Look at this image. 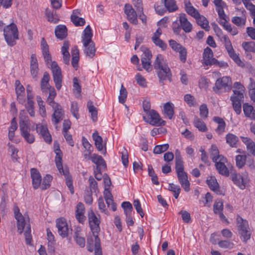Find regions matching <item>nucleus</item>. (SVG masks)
<instances>
[{"mask_svg": "<svg viewBox=\"0 0 255 255\" xmlns=\"http://www.w3.org/2000/svg\"><path fill=\"white\" fill-rule=\"evenodd\" d=\"M154 69L156 70L159 82L163 83L165 80H172V74L166 61L161 54H158L153 63Z\"/></svg>", "mask_w": 255, "mask_h": 255, "instance_id": "f257e3e1", "label": "nucleus"}, {"mask_svg": "<svg viewBox=\"0 0 255 255\" xmlns=\"http://www.w3.org/2000/svg\"><path fill=\"white\" fill-rule=\"evenodd\" d=\"M215 31L216 32L217 35L220 39L225 47L226 50L229 56L238 65L242 62L239 56L235 53L233 48L231 42L227 35L223 34L222 30L218 27L216 23L213 24Z\"/></svg>", "mask_w": 255, "mask_h": 255, "instance_id": "f03ea898", "label": "nucleus"}, {"mask_svg": "<svg viewBox=\"0 0 255 255\" xmlns=\"http://www.w3.org/2000/svg\"><path fill=\"white\" fill-rule=\"evenodd\" d=\"M92 31L89 25L83 31L82 41L84 47V52L87 57L93 58L95 55L96 48L94 42L92 40Z\"/></svg>", "mask_w": 255, "mask_h": 255, "instance_id": "7ed1b4c3", "label": "nucleus"}, {"mask_svg": "<svg viewBox=\"0 0 255 255\" xmlns=\"http://www.w3.org/2000/svg\"><path fill=\"white\" fill-rule=\"evenodd\" d=\"M14 216L17 220V229L20 234H21L25 229L24 236L25 238L26 243L28 245L30 244L32 240L31 235V228L29 224H27L24 219V217L19 212V209L16 207L14 209Z\"/></svg>", "mask_w": 255, "mask_h": 255, "instance_id": "20e7f679", "label": "nucleus"}, {"mask_svg": "<svg viewBox=\"0 0 255 255\" xmlns=\"http://www.w3.org/2000/svg\"><path fill=\"white\" fill-rule=\"evenodd\" d=\"M214 3L216 7V10L221 20L219 22L225 29L230 32L232 35H235L238 33V30L236 27L232 28L231 25L226 19V15L225 13L224 8L226 7V4L222 0H214Z\"/></svg>", "mask_w": 255, "mask_h": 255, "instance_id": "39448f33", "label": "nucleus"}, {"mask_svg": "<svg viewBox=\"0 0 255 255\" xmlns=\"http://www.w3.org/2000/svg\"><path fill=\"white\" fill-rule=\"evenodd\" d=\"M3 35L7 44L9 46L16 44V40L19 39L18 31L16 24L11 23L3 29Z\"/></svg>", "mask_w": 255, "mask_h": 255, "instance_id": "423d86ee", "label": "nucleus"}, {"mask_svg": "<svg viewBox=\"0 0 255 255\" xmlns=\"http://www.w3.org/2000/svg\"><path fill=\"white\" fill-rule=\"evenodd\" d=\"M88 218L90 229L94 238L99 237V233L100 231V218L95 214L92 209L88 212Z\"/></svg>", "mask_w": 255, "mask_h": 255, "instance_id": "0eeeda50", "label": "nucleus"}, {"mask_svg": "<svg viewBox=\"0 0 255 255\" xmlns=\"http://www.w3.org/2000/svg\"><path fill=\"white\" fill-rule=\"evenodd\" d=\"M51 69L55 87L59 90L62 87V75L61 70L55 61L51 62Z\"/></svg>", "mask_w": 255, "mask_h": 255, "instance_id": "6e6552de", "label": "nucleus"}, {"mask_svg": "<svg viewBox=\"0 0 255 255\" xmlns=\"http://www.w3.org/2000/svg\"><path fill=\"white\" fill-rule=\"evenodd\" d=\"M232 82L229 77L225 76L217 80L215 86L213 87V90L218 93L221 89H224L225 91H229L232 88Z\"/></svg>", "mask_w": 255, "mask_h": 255, "instance_id": "1a4fd4ad", "label": "nucleus"}, {"mask_svg": "<svg viewBox=\"0 0 255 255\" xmlns=\"http://www.w3.org/2000/svg\"><path fill=\"white\" fill-rule=\"evenodd\" d=\"M56 223L59 235L63 238L67 237L69 234V229L66 219L64 218H58Z\"/></svg>", "mask_w": 255, "mask_h": 255, "instance_id": "9d476101", "label": "nucleus"}, {"mask_svg": "<svg viewBox=\"0 0 255 255\" xmlns=\"http://www.w3.org/2000/svg\"><path fill=\"white\" fill-rule=\"evenodd\" d=\"M149 117V121H147L149 124L152 126H164L165 122L162 120L159 115L154 110H151L147 114Z\"/></svg>", "mask_w": 255, "mask_h": 255, "instance_id": "9b49d317", "label": "nucleus"}, {"mask_svg": "<svg viewBox=\"0 0 255 255\" xmlns=\"http://www.w3.org/2000/svg\"><path fill=\"white\" fill-rule=\"evenodd\" d=\"M162 30L160 27H158L151 37V40L156 46H158L162 50H164L166 49L167 45L160 38Z\"/></svg>", "mask_w": 255, "mask_h": 255, "instance_id": "f8f14e48", "label": "nucleus"}, {"mask_svg": "<svg viewBox=\"0 0 255 255\" xmlns=\"http://www.w3.org/2000/svg\"><path fill=\"white\" fill-rule=\"evenodd\" d=\"M36 129L37 132L42 136L46 142L48 143L51 142L52 137L46 126L37 124Z\"/></svg>", "mask_w": 255, "mask_h": 255, "instance_id": "ddd939ff", "label": "nucleus"}, {"mask_svg": "<svg viewBox=\"0 0 255 255\" xmlns=\"http://www.w3.org/2000/svg\"><path fill=\"white\" fill-rule=\"evenodd\" d=\"M31 178L32 179V184L34 189H37L41 183V176L38 170L34 168L30 169Z\"/></svg>", "mask_w": 255, "mask_h": 255, "instance_id": "4468645a", "label": "nucleus"}, {"mask_svg": "<svg viewBox=\"0 0 255 255\" xmlns=\"http://www.w3.org/2000/svg\"><path fill=\"white\" fill-rule=\"evenodd\" d=\"M226 162L227 159L224 156H220V159L214 162L219 173L222 175L228 176L229 175V171L225 164Z\"/></svg>", "mask_w": 255, "mask_h": 255, "instance_id": "2eb2a0df", "label": "nucleus"}, {"mask_svg": "<svg viewBox=\"0 0 255 255\" xmlns=\"http://www.w3.org/2000/svg\"><path fill=\"white\" fill-rule=\"evenodd\" d=\"M125 12L127 15L128 19L133 24H137L138 20L137 14L134 9L129 4H126L125 5Z\"/></svg>", "mask_w": 255, "mask_h": 255, "instance_id": "dca6fc26", "label": "nucleus"}, {"mask_svg": "<svg viewBox=\"0 0 255 255\" xmlns=\"http://www.w3.org/2000/svg\"><path fill=\"white\" fill-rule=\"evenodd\" d=\"M52 109L54 110V113L52 116V121L54 124L56 125L63 119L64 117V112L60 105H57L55 108H53Z\"/></svg>", "mask_w": 255, "mask_h": 255, "instance_id": "f3484780", "label": "nucleus"}, {"mask_svg": "<svg viewBox=\"0 0 255 255\" xmlns=\"http://www.w3.org/2000/svg\"><path fill=\"white\" fill-rule=\"evenodd\" d=\"M180 27L186 33H189L192 29L191 23L188 20L186 14L181 13L178 17Z\"/></svg>", "mask_w": 255, "mask_h": 255, "instance_id": "a211bd4d", "label": "nucleus"}, {"mask_svg": "<svg viewBox=\"0 0 255 255\" xmlns=\"http://www.w3.org/2000/svg\"><path fill=\"white\" fill-rule=\"evenodd\" d=\"M215 60L211 49L208 47L205 48L203 53V63L206 66L212 65Z\"/></svg>", "mask_w": 255, "mask_h": 255, "instance_id": "6ab92c4d", "label": "nucleus"}, {"mask_svg": "<svg viewBox=\"0 0 255 255\" xmlns=\"http://www.w3.org/2000/svg\"><path fill=\"white\" fill-rule=\"evenodd\" d=\"M22 113H24V111H21L19 117V129L20 133L22 134L28 130H30V127L28 125V119L27 116L22 115Z\"/></svg>", "mask_w": 255, "mask_h": 255, "instance_id": "aec40b11", "label": "nucleus"}, {"mask_svg": "<svg viewBox=\"0 0 255 255\" xmlns=\"http://www.w3.org/2000/svg\"><path fill=\"white\" fill-rule=\"evenodd\" d=\"M41 48L45 61L48 64L51 62V56L49 51V46L43 37L41 41Z\"/></svg>", "mask_w": 255, "mask_h": 255, "instance_id": "412c9836", "label": "nucleus"}, {"mask_svg": "<svg viewBox=\"0 0 255 255\" xmlns=\"http://www.w3.org/2000/svg\"><path fill=\"white\" fill-rule=\"evenodd\" d=\"M84 214V205L82 203L79 202L76 206L75 217L80 223H83L86 220V217L85 216Z\"/></svg>", "mask_w": 255, "mask_h": 255, "instance_id": "4be33fe9", "label": "nucleus"}, {"mask_svg": "<svg viewBox=\"0 0 255 255\" xmlns=\"http://www.w3.org/2000/svg\"><path fill=\"white\" fill-rule=\"evenodd\" d=\"M179 183L186 192L190 190V182L188 180L187 173L184 172L177 174Z\"/></svg>", "mask_w": 255, "mask_h": 255, "instance_id": "5701e85b", "label": "nucleus"}, {"mask_svg": "<svg viewBox=\"0 0 255 255\" xmlns=\"http://www.w3.org/2000/svg\"><path fill=\"white\" fill-rule=\"evenodd\" d=\"M92 137L93 140L95 141V145L97 149V150L99 151H101L103 150L104 147H105V150L103 152L104 154H106V146L105 145L104 146L103 144V138L102 137L99 135L98 131H96L93 133Z\"/></svg>", "mask_w": 255, "mask_h": 255, "instance_id": "b1692460", "label": "nucleus"}, {"mask_svg": "<svg viewBox=\"0 0 255 255\" xmlns=\"http://www.w3.org/2000/svg\"><path fill=\"white\" fill-rule=\"evenodd\" d=\"M175 170L177 174L184 172L183 161L178 149L175 151Z\"/></svg>", "mask_w": 255, "mask_h": 255, "instance_id": "393cba45", "label": "nucleus"}, {"mask_svg": "<svg viewBox=\"0 0 255 255\" xmlns=\"http://www.w3.org/2000/svg\"><path fill=\"white\" fill-rule=\"evenodd\" d=\"M54 144L55 147L57 145V147H56V148L55 149V152L56 153L55 161L56 164V166L58 170H62V153L60 149L58 143L54 141Z\"/></svg>", "mask_w": 255, "mask_h": 255, "instance_id": "a878e982", "label": "nucleus"}, {"mask_svg": "<svg viewBox=\"0 0 255 255\" xmlns=\"http://www.w3.org/2000/svg\"><path fill=\"white\" fill-rule=\"evenodd\" d=\"M234 94L231 97V100L232 102V105H242L241 101L244 99L243 92L233 90Z\"/></svg>", "mask_w": 255, "mask_h": 255, "instance_id": "bb28decb", "label": "nucleus"}, {"mask_svg": "<svg viewBox=\"0 0 255 255\" xmlns=\"http://www.w3.org/2000/svg\"><path fill=\"white\" fill-rule=\"evenodd\" d=\"M67 31L66 26L64 25H58L56 27L55 30V36L57 38L62 40L66 37L67 35Z\"/></svg>", "mask_w": 255, "mask_h": 255, "instance_id": "cd10ccee", "label": "nucleus"}, {"mask_svg": "<svg viewBox=\"0 0 255 255\" xmlns=\"http://www.w3.org/2000/svg\"><path fill=\"white\" fill-rule=\"evenodd\" d=\"M185 7L186 12L195 18L197 16H199V12L191 4L189 0H185Z\"/></svg>", "mask_w": 255, "mask_h": 255, "instance_id": "c85d7f7f", "label": "nucleus"}, {"mask_svg": "<svg viewBox=\"0 0 255 255\" xmlns=\"http://www.w3.org/2000/svg\"><path fill=\"white\" fill-rule=\"evenodd\" d=\"M242 141L245 143L247 146L248 150L255 156V143L250 138L247 137H241Z\"/></svg>", "mask_w": 255, "mask_h": 255, "instance_id": "c756f323", "label": "nucleus"}, {"mask_svg": "<svg viewBox=\"0 0 255 255\" xmlns=\"http://www.w3.org/2000/svg\"><path fill=\"white\" fill-rule=\"evenodd\" d=\"M195 18L196 20L197 24L201 26V27L204 29L206 31H209L210 26L209 25V22L207 19L203 15H200L199 13V16H197Z\"/></svg>", "mask_w": 255, "mask_h": 255, "instance_id": "7c9ffc66", "label": "nucleus"}, {"mask_svg": "<svg viewBox=\"0 0 255 255\" xmlns=\"http://www.w3.org/2000/svg\"><path fill=\"white\" fill-rule=\"evenodd\" d=\"M226 142L231 147H237L239 138L236 135L229 133L226 135Z\"/></svg>", "mask_w": 255, "mask_h": 255, "instance_id": "2f4dec72", "label": "nucleus"}, {"mask_svg": "<svg viewBox=\"0 0 255 255\" xmlns=\"http://www.w3.org/2000/svg\"><path fill=\"white\" fill-rule=\"evenodd\" d=\"M231 178L234 183L239 186L241 189H243L245 188L246 185L244 182L243 177L237 173H232Z\"/></svg>", "mask_w": 255, "mask_h": 255, "instance_id": "473e14b6", "label": "nucleus"}, {"mask_svg": "<svg viewBox=\"0 0 255 255\" xmlns=\"http://www.w3.org/2000/svg\"><path fill=\"white\" fill-rule=\"evenodd\" d=\"M164 114L166 115L169 119H172L174 114V105L170 102H167L163 106Z\"/></svg>", "mask_w": 255, "mask_h": 255, "instance_id": "72a5a7b5", "label": "nucleus"}, {"mask_svg": "<svg viewBox=\"0 0 255 255\" xmlns=\"http://www.w3.org/2000/svg\"><path fill=\"white\" fill-rule=\"evenodd\" d=\"M209 152L213 162H216L218 160L220 159V156H223V155L219 154L218 148L215 144H212L211 145Z\"/></svg>", "mask_w": 255, "mask_h": 255, "instance_id": "f704fd0d", "label": "nucleus"}, {"mask_svg": "<svg viewBox=\"0 0 255 255\" xmlns=\"http://www.w3.org/2000/svg\"><path fill=\"white\" fill-rule=\"evenodd\" d=\"M164 2V6L169 12H171L178 9L175 0H161Z\"/></svg>", "mask_w": 255, "mask_h": 255, "instance_id": "c9c22d12", "label": "nucleus"}, {"mask_svg": "<svg viewBox=\"0 0 255 255\" xmlns=\"http://www.w3.org/2000/svg\"><path fill=\"white\" fill-rule=\"evenodd\" d=\"M91 159L97 166H102L104 168L106 167V162L101 156L95 153L92 155Z\"/></svg>", "mask_w": 255, "mask_h": 255, "instance_id": "e433bc0d", "label": "nucleus"}, {"mask_svg": "<svg viewBox=\"0 0 255 255\" xmlns=\"http://www.w3.org/2000/svg\"><path fill=\"white\" fill-rule=\"evenodd\" d=\"M193 123L194 126L197 128L199 130L202 132H205L207 130V128L205 123L197 117H195Z\"/></svg>", "mask_w": 255, "mask_h": 255, "instance_id": "4c0bfd02", "label": "nucleus"}, {"mask_svg": "<svg viewBox=\"0 0 255 255\" xmlns=\"http://www.w3.org/2000/svg\"><path fill=\"white\" fill-rule=\"evenodd\" d=\"M236 221L239 231L242 229L245 230L249 228L248 222L246 220L243 219L240 216L237 215Z\"/></svg>", "mask_w": 255, "mask_h": 255, "instance_id": "58836bf2", "label": "nucleus"}, {"mask_svg": "<svg viewBox=\"0 0 255 255\" xmlns=\"http://www.w3.org/2000/svg\"><path fill=\"white\" fill-rule=\"evenodd\" d=\"M45 15L47 20L50 22L57 23L59 20L58 16L56 14H54L53 12L49 8L46 9Z\"/></svg>", "mask_w": 255, "mask_h": 255, "instance_id": "ea45409f", "label": "nucleus"}, {"mask_svg": "<svg viewBox=\"0 0 255 255\" xmlns=\"http://www.w3.org/2000/svg\"><path fill=\"white\" fill-rule=\"evenodd\" d=\"M242 46L246 52L255 53V42L254 41L243 42Z\"/></svg>", "mask_w": 255, "mask_h": 255, "instance_id": "a19ab883", "label": "nucleus"}, {"mask_svg": "<svg viewBox=\"0 0 255 255\" xmlns=\"http://www.w3.org/2000/svg\"><path fill=\"white\" fill-rule=\"evenodd\" d=\"M80 234V229H77L74 233V238L77 244L83 248L85 245V239Z\"/></svg>", "mask_w": 255, "mask_h": 255, "instance_id": "79ce46f5", "label": "nucleus"}, {"mask_svg": "<svg viewBox=\"0 0 255 255\" xmlns=\"http://www.w3.org/2000/svg\"><path fill=\"white\" fill-rule=\"evenodd\" d=\"M206 182L211 190L216 191L219 189V186L215 177H210L209 179H207Z\"/></svg>", "mask_w": 255, "mask_h": 255, "instance_id": "37998d69", "label": "nucleus"}, {"mask_svg": "<svg viewBox=\"0 0 255 255\" xmlns=\"http://www.w3.org/2000/svg\"><path fill=\"white\" fill-rule=\"evenodd\" d=\"M50 80V76L48 72H45L43 74V78L41 81V88L42 90L47 89L49 86V81Z\"/></svg>", "mask_w": 255, "mask_h": 255, "instance_id": "c03bdc74", "label": "nucleus"}, {"mask_svg": "<svg viewBox=\"0 0 255 255\" xmlns=\"http://www.w3.org/2000/svg\"><path fill=\"white\" fill-rule=\"evenodd\" d=\"M232 22L238 26H244L246 24V17L244 16L243 17L234 16L232 19Z\"/></svg>", "mask_w": 255, "mask_h": 255, "instance_id": "a18cd8bd", "label": "nucleus"}, {"mask_svg": "<svg viewBox=\"0 0 255 255\" xmlns=\"http://www.w3.org/2000/svg\"><path fill=\"white\" fill-rule=\"evenodd\" d=\"M52 180V177L49 174H47L43 178L41 186L42 190H46L50 186V183Z\"/></svg>", "mask_w": 255, "mask_h": 255, "instance_id": "49530a36", "label": "nucleus"}, {"mask_svg": "<svg viewBox=\"0 0 255 255\" xmlns=\"http://www.w3.org/2000/svg\"><path fill=\"white\" fill-rule=\"evenodd\" d=\"M71 19L76 26H83L85 24V20L84 18L79 17L76 15L72 14Z\"/></svg>", "mask_w": 255, "mask_h": 255, "instance_id": "de8ad7c7", "label": "nucleus"}, {"mask_svg": "<svg viewBox=\"0 0 255 255\" xmlns=\"http://www.w3.org/2000/svg\"><path fill=\"white\" fill-rule=\"evenodd\" d=\"M148 175L151 177V181L153 184L155 185H159V182L158 180V177L155 174L154 171L151 165L148 166Z\"/></svg>", "mask_w": 255, "mask_h": 255, "instance_id": "09e8293b", "label": "nucleus"}, {"mask_svg": "<svg viewBox=\"0 0 255 255\" xmlns=\"http://www.w3.org/2000/svg\"><path fill=\"white\" fill-rule=\"evenodd\" d=\"M36 99L39 107L40 114L43 117H44L46 116V110L45 108V105H44V102L39 96H37L36 97Z\"/></svg>", "mask_w": 255, "mask_h": 255, "instance_id": "8fccbe9b", "label": "nucleus"}, {"mask_svg": "<svg viewBox=\"0 0 255 255\" xmlns=\"http://www.w3.org/2000/svg\"><path fill=\"white\" fill-rule=\"evenodd\" d=\"M169 148L168 144L156 145L153 149V153L155 154H161L166 151Z\"/></svg>", "mask_w": 255, "mask_h": 255, "instance_id": "3c124183", "label": "nucleus"}, {"mask_svg": "<svg viewBox=\"0 0 255 255\" xmlns=\"http://www.w3.org/2000/svg\"><path fill=\"white\" fill-rule=\"evenodd\" d=\"M128 92L126 89L124 87L123 85L122 84L121 88L120 91V95L119 96V102L123 104L124 103L127 99Z\"/></svg>", "mask_w": 255, "mask_h": 255, "instance_id": "603ef678", "label": "nucleus"}, {"mask_svg": "<svg viewBox=\"0 0 255 255\" xmlns=\"http://www.w3.org/2000/svg\"><path fill=\"white\" fill-rule=\"evenodd\" d=\"M95 238V247L94 250L95 251V255H102V250L101 247V242L99 237Z\"/></svg>", "mask_w": 255, "mask_h": 255, "instance_id": "864d4df0", "label": "nucleus"}, {"mask_svg": "<svg viewBox=\"0 0 255 255\" xmlns=\"http://www.w3.org/2000/svg\"><path fill=\"white\" fill-rule=\"evenodd\" d=\"M184 101L190 107H194L196 105V102L194 97L191 94H186L184 96Z\"/></svg>", "mask_w": 255, "mask_h": 255, "instance_id": "5fc2aeb1", "label": "nucleus"}, {"mask_svg": "<svg viewBox=\"0 0 255 255\" xmlns=\"http://www.w3.org/2000/svg\"><path fill=\"white\" fill-rule=\"evenodd\" d=\"M213 210L215 214L222 212L223 210V202L221 200H216L213 205Z\"/></svg>", "mask_w": 255, "mask_h": 255, "instance_id": "6e6d98bb", "label": "nucleus"}, {"mask_svg": "<svg viewBox=\"0 0 255 255\" xmlns=\"http://www.w3.org/2000/svg\"><path fill=\"white\" fill-rule=\"evenodd\" d=\"M239 233L241 235V238L243 239V241L246 242L251 238V233L250 231V228L239 231Z\"/></svg>", "mask_w": 255, "mask_h": 255, "instance_id": "4d7b16f0", "label": "nucleus"}, {"mask_svg": "<svg viewBox=\"0 0 255 255\" xmlns=\"http://www.w3.org/2000/svg\"><path fill=\"white\" fill-rule=\"evenodd\" d=\"M141 62L143 68L148 72L151 71L152 70V67L151 64V60H148L145 58H141Z\"/></svg>", "mask_w": 255, "mask_h": 255, "instance_id": "13d9d810", "label": "nucleus"}, {"mask_svg": "<svg viewBox=\"0 0 255 255\" xmlns=\"http://www.w3.org/2000/svg\"><path fill=\"white\" fill-rule=\"evenodd\" d=\"M140 50L143 52V56L141 58H145L148 60H151L152 54L150 50L144 46L140 47Z\"/></svg>", "mask_w": 255, "mask_h": 255, "instance_id": "bf43d9fd", "label": "nucleus"}, {"mask_svg": "<svg viewBox=\"0 0 255 255\" xmlns=\"http://www.w3.org/2000/svg\"><path fill=\"white\" fill-rule=\"evenodd\" d=\"M21 135L28 143H32L35 141V137L34 135L30 133V130L25 132Z\"/></svg>", "mask_w": 255, "mask_h": 255, "instance_id": "052dcab7", "label": "nucleus"}, {"mask_svg": "<svg viewBox=\"0 0 255 255\" xmlns=\"http://www.w3.org/2000/svg\"><path fill=\"white\" fill-rule=\"evenodd\" d=\"M200 116L203 119H207L208 117L209 111L207 105L205 104H202L200 108Z\"/></svg>", "mask_w": 255, "mask_h": 255, "instance_id": "680f3d73", "label": "nucleus"}, {"mask_svg": "<svg viewBox=\"0 0 255 255\" xmlns=\"http://www.w3.org/2000/svg\"><path fill=\"white\" fill-rule=\"evenodd\" d=\"M218 245L222 248L229 249L233 248L234 246L233 243L230 242L228 240L220 241L218 242Z\"/></svg>", "mask_w": 255, "mask_h": 255, "instance_id": "e2e57ef3", "label": "nucleus"}, {"mask_svg": "<svg viewBox=\"0 0 255 255\" xmlns=\"http://www.w3.org/2000/svg\"><path fill=\"white\" fill-rule=\"evenodd\" d=\"M246 157L243 155H238L236 157V165L240 168H242L245 164Z\"/></svg>", "mask_w": 255, "mask_h": 255, "instance_id": "0e129e2a", "label": "nucleus"}, {"mask_svg": "<svg viewBox=\"0 0 255 255\" xmlns=\"http://www.w3.org/2000/svg\"><path fill=\"white\" fill-rule=\"evenodd\" d=\"M122 207L124 209V213L125 215L131 214L132 206L130 203L129 202H124L122 204Z\"/></svg>", "mask_w": 255, "mask_h": 255, "instance_id": "69168bd1", "label": "nucleus"}, {"mask_svg": "<svg viewBox=\"0 0 255 255\" xmlns=\"http://www.w3.org/2000/svg\"><path fill=\"white\" fill-rule=\"evenodd\" d=\"M88 108L89 112L91 114L92 120L94 122L97 120V109L93 105H90L89 103H88Z\"/></svg>", "mask_w": 255, "mask_h": 255, "instance_id": "338daca9", "label": "nucleus"}, {"mask_svg": "<svg viewBox=\"0 0 255 255\" xmlns=\"http://www.w3.org/2000/svg\"><path fill=\"white\" fill-rule=\"evenodd\" d=\"M241 0L245 5L246 8L250 11L251 14L255 13V5L253 4L249 0Z\"/></svg>", "mask_w": 255, "mask_h": 255, "instance_id": "774afa93", "label": "nucleus"}]
</instances>
